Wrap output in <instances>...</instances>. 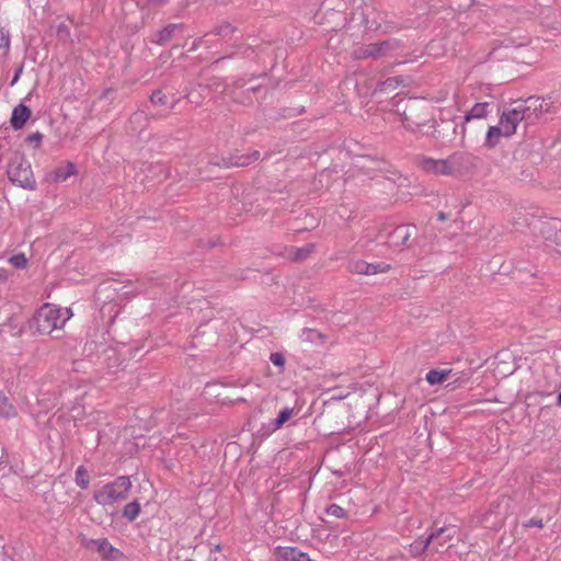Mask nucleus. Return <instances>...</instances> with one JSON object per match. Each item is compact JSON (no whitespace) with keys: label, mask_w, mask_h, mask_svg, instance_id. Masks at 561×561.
Here are the masks:
<instances>
[{"label":"nucleus","mask_w":561,"mask_h":561,"mask_svg":"<svg viewBox=\"0 0 561 561\" xmlns=\"http://www.w3.org/2000/svg\"><path fill=\"white\" fill-rule=\"evenodd\" d=\"M474 158L467 152H454L446 159H433L422 157L419 160L420 168L436 175H462L473 167Z\"/></svg>","instance_id":"f257e3e1"},{"label":"nucleus","mask_w":561,"mask_h":561,"mask_svg":"<svg viewBox=\"0 0 561 561\" xmlns=\"http://www.w3.org/2000/svg\"><path fill=\"white\" fill-rule=\"evenodd\" d=\"M71 317L69 308L45 304L34 316V328L41 334H50L54 330L61 329Z\"/></svg>","instance_id":"f03ea898"},{"label":"nucleus","mask_w":561,"mask_h":561,"mask_svg":"<svg viewBox=\"0 0 561 561\" xmlns=\"http://www.w3.org/2000/svg\"><path fill=\"white\" fill-rule=\"evenodd\" d=\"M130 489L131 481L129 477L121 476L114 481L104 484L100 490H96L93 499L98 504L108 506L115 502L125 500Z\"/></svg>","instance_id":"7ed1b4c3"},{"label":"nucleus","mask_w":561,"mask_h":561,"mask_svg":"<svg viewBox=\"0 0 561 561\" xmlns=\"http://www.w3.org/2000/svg\"><path fill=\"white\" fill-rule=\"evenodd\" d=\"M402 47L400 41L396 38L386 39L378 43H370L356 47L352 55L355 59L393 57L394 53Z\"/></svg>","instance_id":"20e7f679"},{"label":"nucleus","mask_w":561,"mask_h":561,"mask_svg":"<svg viewBox=\"0 0 561 561\" xmlns=\"http://www.w3.org/2000/svg\"><path fill=\"white\" fill-rule=\"evenodd\" d=\"M7 175L13 184L19 185L20 187L27 190L35 188V180L31 163L21 156H14L11 158L8 164Z\"/></svg>","instance_id":"39448f33"},{"label":"nucleus","mask_w":561,"mask_h":561,"mask_svg":"<svg viewBox=\"0 0 561 561\" xmlns=\"http://www.w3.org/2000/svg\"><path fill=\"white\" fill-rule=\"evenodd\" d=\"M81 545L90 551H95L104 561H126L125 554L111 545L106 538L90 539L82 537Z\"/></svg>","instance_id":"423d86ee"},{"label":"nucleus","mask_w":561,"mask_h":561,"mask_svg":"<svg viewBox=\"0 0 561 561\" xmlns=\"http://www.w3.org/2000/svg\"><path fill=\"white\" fill-rule=\"evenodd\" d=\"M523 121H527V116L523 104L517 100L503 110L499 124L503 127L504 133L511 137L516 133L517 125Z\"/></svg>","instance_id":"0eeeda50"},{"label":"nucleus","mask_w":561,"mask_h":561,"mask_svg":"<svg viewBox=\"0 0 561 561\" xmlns=\"http://www.w3.org/2000/svg\"><path fill=\"white\" fill-rule=\"evenodd\" d=\"M525 108V113L528 122L537 119L541 114L550 111L551 103L541 98L530 96L527 100H519Z\"/></svg>","instance_id":"6e6552de"},{"label":"nucleus","mask_w":561,"mask_h":561,"mask_svg":"<svg viewBox=\"0 0 561 561\" xmlns=\"http://www.w3.org/2000/svg\"><path fill=\"white\" fill-rule=\"evenodd\" d=\"M448 528L440 527L433 530L427 537H419L409 546V552L412 557L417 558L430 547L431 542L439 538L443 534L448 531Z\"/></svg>","instance_id":"1a4fd4ad"},{"label":"nucleus","mask_w":561,"mask_h":561,"mask_svg":"<svg viewBox=\"0 0 561 561\" xmlns=\"http://www.w3.org/2000/svg\"><path fill=\"white\" fill-rule=\"evenodd\" d=\"M76 173V167L72 162H65L54 170L49 171L45 180L48 183H61L69 179L71 175Z\"/></svg>","instance_id":"9d476101"},{"label":"nucleus","mask_w":561,"mask_h":561,"mask_svg":"<svg viewBox=\"0 0 561 561\" xmlns=\"http://www.w3.org/2000/svg\"><path fill=\"white\" fill-rule=\"evenodd\" d=\"M275 554L278 561H316L296 547H277Z\"/></svg>","instance_id":"9b49d317"},{"label":"nucleus","mask_w":561,"mask_h":561,"mask_svg":"<svg viewBox=\"0 0 561 561\" xmlns=\"http://www.w3.org/2000/svg\"><path fill=\"white\" fill-rule=\"evenodd\" d=\"M183 28L184 24L182 23L168 24L152 35L151 42L157 45H165L173 38L176 32H181Z\"/></svg>","instance_id":"f8f14e48"},{"label":"nucleus","mask_w":561,"mask_h":561,"mask_svg":"<svg viewBox=\"0 0 561 561\" xmlns=\"http://www.w3.org/2000/svg\"><path fill=\"white\" fill-rule=\"evenodd\" d=\"M260 158V152L254 151L251 156H240V157H230L222 158L219 160H211L210 162L216 165L231 168V167H245L249 165L252 161H255Z\"/></svg>","instance_id":"ddd939ff"},{"label":"nucleus","mask_w":561,"mask_h":561,"mask_svg":"<svg viewBox=\"0 0 561 561\" xmlns=\"http://www.w3.org/2000/svg\"><path fill=\"white\" fill-rule=\"evenodd\" d=\"M413 229V227L408 225H400L396 227L389 234V242L396 248L405 245L412 236Z\"/></svg>","instance_id":"4468645a"},{"label":"nucleus","mask_w":561,"mask_h":561,"mask_svg":"<svg viewBox=\"0 0 561 561\" xmlns=\"http://www.w3.org/2000/svg\"><path fill=\"white\" fill-rule=\"evenodd\" d=\"M557 230L556 227L547 226L542 228V233L545 236V247L548 252H556L561 254V229L559 231H554V238L552 239V231Z\"/></svg>","instance_id":"2eb2a0df"},{"label":"nucleus","mask_w":561,"mask_h":561,"mask_svg":"<svg viewBox=\"0 0 561 561\" xmlns=\"http://www.w3.org/2000/svg\"><path fill=\"white\" fill-rule=\"evenodd\" d=\"M314 245L308 243L304 247H286L282 255L289 261H305L313 251Z\"/></svg>","instance_id":"dca6fc26"},{"label":"nucleus","mask_w":561,"mask_h":561,"mask_svg":"<svg viewBox=\"0 0 561 561\" xmlns=\"http://www.w3.org/2000/svg\"><path fill=\"white\" fill-rule=\"evenodd\" d=\"M30 116H31V110L24 104H19L12 111V115H11V119H10L11 126L14 129H21L25 125V123L27 122Z\"/></svg>","instance_id":"f3484780"},{"label":"nucleus","mask_w":561,"mask_h":561,"mask_svg":"<svg viewBox=\"0 0 561 561\" xmlns=\"http://www.w3.org/2000/svg\"><path fill=\"white\" fill-rule=\"evenodd\" d=\"M294 414V409L286 407L282 409L277 415L271 423L264 425L263 428H266V434L270 435L275 431L279 430Z\"/></svg>","instance_id":"a211bd4d"},{"label":"nucleus","mask_w":561,"mask_h":561,"mask_svg":"<svg viewBox=\"0 0 561 561\" xmlns=\"http://www.w3.org/2000/svg\"><path fill=\"white\" fill-rule=\"evenodd\" d=\"M492 103L489 102H480L476 103L463 116L465 122H470L472 119H483L490 113V107Z\"/></svg>","instance_id":"6ab92c4d"},{"label":"nucleus","mask_w":561,"mask_h":561,"mask_svg":"<svg viewBox=\"0 0 561 561\" xmlns=\"http://www.w3.org/2000/svg\"><path fill=\"white\" fill-rule=\"evenodd\" d=\"M503 137L507 138L510 136L506 135V133H504V129L500 124L490 126L485 135L484 145L489 148H493L500 142L501 138Z\"/></svg>","instance_id":"aec40b11"},{"label":"nucleus","mask_w":561,"mask_h":561,"mask_svg":"<svg viewBox=\"0 0 561 561\" xmlns=\"http://www.w3.org/2000/svg\"><path fill=\"white\" fill-rule=\"evenodd\" d=\"M18 415L15 407L10 402L9 398L0 391V416L3 419H12Z\"/></svg>","instance_id":"412c9836"},{"label":"nucleus","mask_w":561,"mask_h":561,"mask_svg":"<svg viewBox=\"0 0 561 561\" xmlns=\"http://www.w3.org/2000/svg\"><path fill=\"white\" fill-rule=\"evenodd\" d=\"M300 339L304 342L311 344H323L324 335L316 329L306 328L300 333Z\"/></svg>","instance_id":"4be33fe9"},{"label":"nucleus","mask_w":561,"mask_h":561,"mask_svg":"<svg viewBox=\"0 0 561 561\" xmlns=\"http://www.w3.org/2000/svg\"><path fill=\"white\" fill-rule=\"evenodd\" d=\"M122 514L128 522H134L140 514V503L137 500L127 503Z\"/></svg>","instance_id":"5701e85b"},{"label":"nucleus","mask_w":561,"mask_h":561,"mask_svg":"<svg viewBox=\"0 0 561 561\" xmlns=\"http://www.w3.org/2000/svg\"><path fill=\"white\" fill-rule=\"evenodd\" d=\"M75 481L76 484L83 490L89 488L90 480L88 478V472L83 466H79L77 468Z\"/></svg>","instance_id":"b1692460"},{"label":"nucleus","mask_w":561,"mask_h":561,"mask_svg":"<svg viewBox=\"0 0 561 561\" xmlns=\"http://www.w3.org/2000/svg\"><path fill=\"white\" fill-rule=\"evenodd\" d=\"M403 80L400 77H391L378 84V90L388 92L396 90Z\"/></svg>","instance_id":"393cba45"},{"label":"nucleus","mask_w":561,"mask_h":561,"mask_svg":"<svg viewBox=\"0 0 561 561\" xmlns=\"http://www.w3.org/2000/svg\"><path fill=\"white\" fill-rule=\"evenodd\" d=\"M8 262L18 270H24L27 266V257L24 253H15L8 259Z\"/></svg>","instance_id":"a878e982"},{"label":"nucleus","mask_w":561,"mask_h":561,"mask_svg":"<svg viewBox=\"0 0 561 561\" xmlns=\"http://www.w3.org/2000/svg\"><path fill=\"white\" fill-rule=\"evenodd\" d=\"M447 371L432 369L426 374V380L430 385H437L443 382L447 377Z\"/></svg>","instance_id":"bb28decb"},{"label":"nucleus","mask_w":561,"mask_h":561,"mask_svg":"<svg viewBox=\"0 0 561 561\" xmlns=\"http://www.w3.org/2000/svg\"><path fill=\"white\" fill-rule=\"evenodd\" d=\"M368 263L362 260L353 261L348 265V270L355 274H367Z\"/></svg>","instance_id":"cd10ccee"},{"label":"nucleus","mask_w":561,"mask_h":561,"mask_svg":"<svg viewBox=\"0 0 561 561\" xmlns=\"http://www.w3.org/2000/svg\"><path fill=\"white\" fill-rule=\"evenodd\" d=\"M389 265L383 262L368 263V271L366 275H375L378 273H385L389 270Z\"/></svg>","instance_id":"c85d7f7f"},{"label":"nucleus","mask_w":561,"mask_h":561,"mask_svg":"<svg viewBox=\"0 0 561 561\" xmlns=\"http://www.w3.org/2000/svg\"><path fill=\"white\" fill-rule=\"evenodd\" d=\"M150 101L154 105H168V98L161 90H156L150 95Z\"/></svg>","instance_id":"c756f323"},{"label":"nucleus","mask_w":561,"mask_h":561,"mask_svg":"<svg viewBox=\"0 0 561 561\" xmlns=\"http://www.w3.org/2000/svg\"><path fill=\"white\" fill-rule=\"evenodd\" d=\"M325 513L336 518H344L346 516V511L337 504H330L325 508Z\"/></svg>","instance_id":"7c9ffc66"},{"label":"nucleus","mask_w":561,"mask_h":561,"mask_svg":"<svg viewBox=\"0 0 561 561\" xmlns=\"http://www.w3.org/2000/svg\"><path fill=\"white\" fill-rule=\"evenodd\" d=\"M43 134L39 133V131H36V133H33L31 135H28L25 139V141L28 144V145H32L34 147H39L41 144H42V140H43Z\"/></svg>","instance_id":"2f4dec72"},{"label":"nucleus","mask_w":561,"mask_h":561,"mask_svg":"<svg viewBox=\"0 0 561 561\" xmlns=\"http://www.w3.org/2000/svg\"><path fill=\"white\" fill-rule=\"evenodd\" d=\"M270 360L273 365L283 368L285 365V356L283 353L275 352L270 355Z\"/></svg>","instance_id":"473e14b6"},{"label":"nucleus","mask_w":561,"mask_h":561,"mask_svg":"<svg viewBox=\"0 0 561 561\" xmlns=\"http://www.w3.org/2000/svg\"><path fill=\"white\" fill-rule=\"evenodd\" d=\"M233 32V27L230 24H222L215 28V34L220 36H226Z\"/></svg>","instance_id":"72a5a7b5"},{"label":"nucleus","mask_w":561,"mask_h":561,"mask_svg":"<svg viewBox=\"0 0 561 561\" xmlns=\"http://www.w3.org/2000/svg\"><path fill=\"white\" fill-rule=\"evenodd\" d=\"M10 36L4 30H0V48L9 49Z\"/></svg>","instance_id":"f704fd0d"},{"label":"nucleus","mask_w":561,"mask_h":561,"mask_svg":"<svg viewBox=\"0 0 561 561\" xmlns=\"http://www.w3.org/2000/svg\"><path fill=\"white\" fill-rule=\"evenodd\" d=\"M525 528H530V527H538V528H542L543 527V523H542V519L541 518H530L529 520H527L526 523H524L523 525Z\"/></svg>","instance_id":"c9c22d12"},{"label":"nucleus","mask_w":561,"mask_h":561,"mask_svg":"<svg viewBox=\"0 0 561 561\" xmlns=\"http://www.w3.org/2000/svg\"><path fill=\"white\" fill-rule=\"evenodd\" d=\"M149 282L151 284V287H164L165 282L162 277H156V278H149Z\"/></svg>","instance_id":"e433bc0d"},{"label":"nucleus","mask_w":561,"mask_h":561,"mask_svg":"<svg viewBox=\"0 0 561 561\" xmlns=\"http://www.w3.org/2000/svg\"><path fill=\"white\" fill-rule=\"evenodd\" d=\"M140 121H146V115L144 112H136L133 114V116L130 117V122L134 123V122H140Z\"/></svg>","instance_id":"4c0bfd02"},{"label":"nucleus","mask_w":561,"mask_h":561,"mask_svg":"<svg viewBox=\"0 0 561 561\" xmlns=\"http://www.w3.org/2000/svg\"><path fill=\"white\" fill-rule=\"evenodd\" d=\"M22 72H23V66H20V67L15 70V73H14V76H13V79H12V81H11L10 85H14V84L19 81V79H20V77H21Z\"/></svg>","instance_id":"58836bf2"},{"label":"nucleus","mask_w":561,"mask_h":561,"mask_svg":"<svg viewBox=\"0 0 561 561\" xmlns=\"http://www.w3.org/2000/svg\"><path fill=\"white\" fill-rule=\"evenodd\" d=\"M152 5H164L169 0H147Z\"/></svg>","instance_id":"ea45409f"},{"label":"nucleus","mask_w":561,"mask_h":561,"mask_svg":"<svg viewBox=\"0 0 561 561\" xmlns=\"http://www.w3.org/2000/svg\"><path fill=\"white\" fill-rule=\"evenodd\" d=\"M202 42H203V39H202V38L195 39V41L193 42V45H192V47H191V49H190V50H195V49H197V48L202 45Z\"/></svg>","instance_id":"a19ab883"},{"label":"nucleus","mask_w":561,"mask_h":561,"mask_svg":"<svg viewBox=\"0 0 561 561\" xmlns=\"http://www.w3.org/2000/svg\"><path fill=\"white\" fill-rule=\"evenodd\" d=\"M438 219L439 220H445L446 219V215L444 213H438Z\"/></svg>","instance_id":"79ce46f5"},{"label":"nucleus","mask_w":561,"mask_h":561,"mask_svg":"<svg viewBox=\"0 0 561 561\" xmlns=\"http://www.w3.org/2000/svg\"><path fill=\"white\" fill-rule=\"evenodd\" d=\"M5 278V272L0 270V280Z\"/></svg>","instance_id":"37998d69"},{"label":"nucleus","mask_w":561,"mask_h":561,"mask_svg":"<svg viewBox=\"0 0 561 561\" xmlns=\"http://www.w3.org/2000/svg\"><path fill=\"white\" fill-rule=\"evenodd\" d=\"M557 404L561 407V392L557 397Z\"/></svg>","instance_id":"c03bdc74"},{"label":"nucleus","mask_w":561,"mask_h":561,"mask_svg":"<svg viewBox=\"0 0 561 561\" xmlns=\"http://www.w3.org/2000/svg\"><path fill=\"white\" fill-rule=\"evenodd\" d=\"M139 291H145L146 294L151 295V294L149 293V289H148V288H141V289H139Z\"/></svg>","instance_id":"a18cd8bd"},{"label":"nucleus","mask_w":561,"mask_h":561,"mask_svg":"<svg viewBox=\"0 0 561 561\" xmlns=\"http://www.w3.org/2000/svg\"><path fill=\"white\" fill-rule=\"evenodd\" d=\"M414 523H416V528H420V522L419 520H414Z\"/></svg>","instance_id":"49530a36"},{"label":"nucleus","mask_w":561,"mask_h":561,"mask_svg":"<svg viewBox=\"0 0 561 561\" xmlns=\"http://www.w3.org/2000/svg\"><path fill=\"white\" fill-rule=\"evenodd\" d=\"M113 290L116 291V293L119 291V289L117 287H114Z\"/></svg>","instance_id":"de8ad7c7"}]
</instances>
